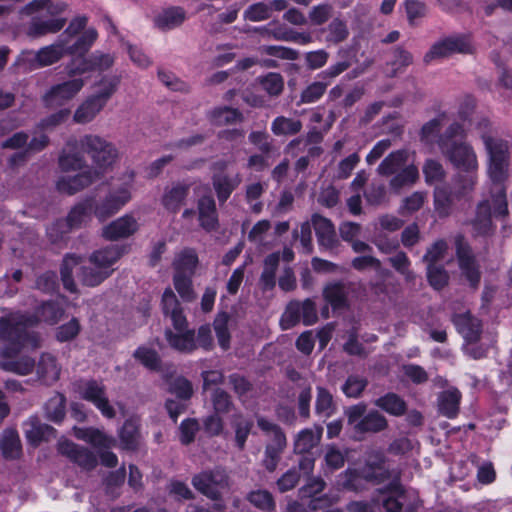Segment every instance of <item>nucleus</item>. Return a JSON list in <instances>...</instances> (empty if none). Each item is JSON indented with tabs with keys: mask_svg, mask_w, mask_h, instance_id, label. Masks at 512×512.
Listing matches in <instances>:
<instances>
[{
	"mask_svg": "<svg viewBox=\"0 0 512 512\" xmlns=\"http://www.w3.org/2000/svg\"><path fill=\"white\" fill-rule=\"evenodd\" d=\"M477 130L488 155L487 173L493 182V188L491 199L479 204L473 227L478 234H486L491 229L492 216L508 215V204L502 182L508 176L510 154L508 142L496 135L489 121H480Z\"/></svg>",
	"mask_w": 512,
	"mask_h": 512,
	"instance_id": "1",
	"label": "nucleus"
},
{
	"mask_svg": "<svg viewBox=\"0 0 512 512\" xmlns=\"http://www.w3.org/2000/svg\"><path fill=\"white\" fill-rule=\"evenodd\" d=\"M73 148L88 155L93 167L88 168L85 159L72 151H65L63 153L59 159L60 167L65 171H77L87 168L96 173L100 178L113 167L119 156L118 150L112 143L94 134L80 137L75 141Z\"/></svg>",
	"mask_w": 512,
	"mask_h": 512,
	"instance_id": "2",
	"label": "nucleus"
},
{
	"mask_svg": "<svg viewBox=\"0 0 512 512\" xmlns=\"http://www.w3.org/2000/svg\"><path fill=\"white\" fill-rule=\"evenodd\" d=\"M0 338L8 342V346L2 351L4 359L0 362V367L21 375L29 374L34 369V360L29 357H20L19 359H15V357L22 349L36 348L39 343L38 336L24 333L9 325L8 320L0 318Z\"/></svg>",
	"mask_w": 512,
	"mask_h": 512,
	"instance_id": "3",
	"label": "nucleus"
},
{
	"mask_svg": "<svg viewBox=\"0 0 512 512\" xmlns=\"http://www.w3.org/2000/svg\"><path fill=\"white\" fill-rule=\"evenodd\" d=\"M86 26V18H76L67 27L60 39L38 51H23L17 58L16 65L24 71H32L57 63L65 54H69L67 44L70 38L80 33Z\"/></svg>",
	"mask_w": 512,
	"mask_h": 512,
	"instance_id": "4",
	"label": "nucleus"
},
{
	"mask_svg": "<svg viewBox=\"0 0 512 512\" xmlns=\"http://www.w3.org/2000/svg\"><path fill=\"white\" fill-rule=\"evenodd\" d=\"M465 129L460 123H452L439 138L438 145L441 152L457 168L475 170L478 167L477 156L474 149L465 142H457L464 136Z\"/></svg>",
	"mask_w": 512,
	"mask_h": 512,
	"instance_id": "5",
	"label": "nucleus"
},
{
	"mask_svg": "<svg viewBox=\"0 0 512 512\" xmlns=\"http://www.w3.org/2000/svg\"><path fill=\"white\" fill-rule=\"evenodd\" d=\"M409 152L407 150H397L391 152L378 166L377 172L382 176L395 174L390 180V187L399 191L405 186L414 185L419 179L418 168L414 164H408Z\"/></svg>",
	"mask_w": 512,
	"mask_h": 512,
	"instance_id": "6",
	"label": "nucleus"
},
{
	"mask_svg": "<svg viewBox=\"0 0 512 512\" xmlns=\"http://www.w3.org/2000/svg\"><path fill=\"white\" fill-rule=\"evenodd\" d=\"M388 478V470L382 452L373 451L368 454L366 465L361 473L347 469L339 475L338 486L352 491L363 489L367 481L381 482Z\"/></svg>",
	"mask_w": 512,
	"mask_h": 512,
	"instance_id": "7",
	"label": "nucleus"
},
{
	"mask_svg": "<svg viewBox=\"0 0 512 512\" xmlns=\"http://www.w3.org/2000/svg\"><path fill=\"white\" fill-rule=\"evenodd\" d=\"M135 174L133 171H126L114 184L107 196L95 207V216L104 221L116 214L132 199Z\"/></svg>",
	"mask_w": 512,
	"mask_h": 512,
	"instance_id": "8",
	"label": "nucleus"
},
{
	"mask_svg": "<svg viewBox=\"0 0 512 512\" xmlns=\"http://www.w3.org/2000/svg\"><path fill=\"white\" fill-rule=\"evenodd\" d=\"M68 79H65L53 86L43 96L47 107L53 108L63 106L72 101L83 89L87 79L83 74H72L69 71V64L66 67Z\"/></svg>",
	"mask_w": 512,
	"mask_h": 512,
	"instance_id": "9",
	"label": "nucleus"
},
{
	"mask_svg": "<svg viewBox=\"0 0 512 512\" xmlns=\"http://www.w3.org/2000/svg\"><path fill=\"white\" fill-rule=\"evenodd\" d=\"M474 50L473 43L467 35H454L435 42L424 55V62L429 64L455 53L469 54Z\"/></svg>",
	"mask_w": 512,
	"mask_h": 512,
	"instance_id": "10",
	"label": "nucleus"
},
{
	"mask_svg": "<svg viewBox=\"0 0 512 512\" xmlns=\"http://www.w3.org/2000/svg\"><path fill=\"white\" fill-rule=\"evenodd\" d=\"M366 406L363 404L354 405L346 410L348 424L353 426L356 433H377L387 427V421L378 411H371L365 414Z\"/></svg>",
	"mask_w": 512,
	"mask_h": 512,
	"instance_id": "11",
	"label": "nucleus"
},
{
	"mask_svg": "<svg viewBox=\"0 0 512 512\" xmlns=\"http://www.w3.org/2000/svg\"><path fill=\"white\" fill-rule=\"evenodd\" d=\"M62 315V311L53 303H45L39 310V315L35 317H26L20 313H11L3 318L9 321V325L18 328L24 333H30L29 328L36 323L44 321L49 324L56 323Z\"/></svg>",
	"mask_w": 512,
	"mask_h": 512,
	"instance_id": "12",
	"label": "nucleus"
},
{
	"mask_svg": "<svg viewBox=\"0 0 512 512\" xmlns=\"http://www.w3.org/2000/svg\"><path fill=\"white\" fill-rule=\"evenodd\" d=\"M114 56L109 53L95 51L89 57L77 56L69 63L72 74H85L91 71H105L114 64Z\"/></svg>",
	"mask_w": 512,
	"mask_h": 512,
	"instance_id": "13",
	"label": "nucleus"
},
{
	"mask_svg": "<svg viewBox=\"0 0 512 512\" xmlns=\"http://www.w3.org/2000/svg\"><path fill=\"white\" fill-rule=\"evenodd\" d=\"M80 396L93 403L107 418L115 416V410L110 405L105 392V387L102 383L94 380L84 381L78 387Z\"/></svg>",
	"mask_w": 512,
	"mask_h": 512,
	"instance_id": "14",
	"label": "nucleus"
},
{
	"mask_svg": "<svg viewBox=\"0 0 512 512\" xmlns=\"http://www.w3.org/2000/svg\"><path fill=\"white\" fill-rule=\"evenodd\" d=\"M192 484L199 492L212 500H218L227 486V477L222 471L202 472L194 476Z\"/></svg>",
	"mask_w": 512,
	"mask_h": 512,
	"instance_id": "15",
	"label": "nucleus"
},
{
	"mask_svg": "<svg viewBox=\"0 0 512 512\" xmlns=\"http://www.w3.org/2000/svg\"><path fill=\"white\" fill-rule=\"evenodd\" d=\"M418 505L417 495L414 492L403 490L398 485L393 486L383 500L386 512H415Z\"/></svg>",
	"mask_w": 512,
	"mask_h": 512,
	"instance_id": "16",
	"label": "nucleus"
},
{
	"mask_svg": "<svg viewBox=\"0 0 512 512\" xmlns=\"http://www.w3.org/2000/svg\"><path fill=\"white\" fill-rule=\"evenodd\" d=\"M58 450L62 455L86 470H91L97 465V458L90 450L79 447L67 439L59 441Z\"/></svg>",
	"mask_w": 512,
	"mask_h": 512,
	"instance_id": "17",
	"label": "nucleus"
},
{
	"mask_svg": "<svg viewBox=\"0 0 512 512\" xmlns=\"http://www.w3.org/2000/svg\"><path fill=\"white\" fill-rule=\"evenodd\" d=\"M138 230V222L131 215H123L102 229V235L107 240H118L133 235Z\"/></svg>",
	"mask_w": 512,
	"mask_h": 512,
	"instance_id": "18",
	"label": "nucleus"
},
{
	"mask_svg": "<svg viewBox=\"0 0 512 512\" xmlns=\"http://www.w3.org/2000/svg\"><path fill=\"white\" fill-rule=\"evenodd\" d=\"M208 192V188H203ZM198 220L200 226L206 231H213L218 226L216 203L210 193L203 194L197 203Z\"/></svg>",
	"mask_w": 512,
	"mask_h": 512,
	"instance_id": "19",
	"label": "nucleus"
},
{
	"mask_svg": "<svg viewBox=\"0 0 512 512\" xmlns=\"http://www.w3.org/2000/svg\"><path fill=\"white\" fill-rule=\"evenodd\" d=\"M99 178L96 173L86 168V170L77 175L61 177L57 182V189L62 193L72 195L90 186Z\"/></svg>",
	"mask_w": 512,
	"mask_h": 512,
	"instance_id": "20",
	"label": "nucleus"
},
{
	"mask_svg": "<svg viewBox=\"0 0 512 512\" xmlns=\"http://www.w3.org/2000/svg\"><path fill=\"white\" fill-rule=\"evenodd\" d=\"M122 250L117 245H111L99 249L90 255L89 262L95 268H100L110 276L113 272L112 266L120 259Z\"/></svg>",
	"mask_w": 512,
	"mask_h": 512,
	"instance_id": "21",
	"label": "nucleus"
},
{
	"mask_svg": "<svg viewBox=\"0 0 512 512\" xmlns=\"http://www.w3.org/2000/svg\"><path fill=\"white\" fill-rule=\"evenodd\" d=\"M74 436L83 440L97 449H109L116 443L112 436H108L102 430L95 428H73Z\"/></svg>",
	"mask_w": 512,
	"mask_h": 512,
	"instance_id": "22",
	"label": "nucleus"
},
{
	"mask_svg": "<svg viewBox=\"0 0 512 512\" xmlns=\"http://www.w3.org/2000/svg\"><path fill=\"white\" fill-rule=\"evenodd\" d=\"M105 105L106 103L93 94L77 107L73 119L79 124L89 123L102 111Z\"/></svg>",
	"mask_w": 512,
	"mask_h": 512,
	"instance_id": "23",
	"label": "nucleus"
},
{
	"mask_svg": "<svg viewBox=\"0 0 512 512\" xmlns=\"http://www.w3.org/2000/svg\"><path fill=\"white\" fill-rule=\"evenodd\" d=\"M23 428L27 440L33 445L55 437V430L51 426L41 423L36 417H30L23 424Z\"/></svg>",
	"mask_w": 512,
	"mask_h": 512,
	"instance_id": "24",
	"label": "nucleus"
},
{
	"mask_svg": "<svg viewBox=\"0 0 512 512\" xmlns=\"http://www.w3.org/2000/svg\"><path fill=\"white\" fill-rule=\"evenodd\" d=\"M454 323L467 343H475L479 340L481 323L469 313L456 315L454 317Z\"/></svg>",
	"mask_w": 512,
	"mask_h": 512,
	"instance_id": "25",
	"label": "nucleus"
},
{
	"mask_svg": "<svg viewBox=\"0 0 512 512\" xmlns=\"http://www.w3.org/2000/svg\"><path fill=\"white\" fill-rule=\"evenodd\" d=\"M323 428L314 426L301 430L294 440V451L296 453H307L316 447L322 438Z\"/></svg>",
	"mask_w": 512,
	"mask_h": 512,
	"instance_id": "26",
	"label": "nucleus"
},
{
	"mask_svg": "<svg viewBox=\"0 0 512 512\" xmlns=\"http://www.w3.org/2000/svg\"><path fill=\"white\" fill-rule=\"evenodd\" d=\"M457 255L459 266L463 274L467 277L472 285H476L480 279L478 268L475 265L469 248L465 246L460 239L457 240Z\"/></svg>",
	"mask_w": 512,
	"mask_h": 512,
	"instance_id": "27",
	"label": "nucleus"
},
{
	"mask_svg": "<svg viewBox=\"0 0 512 512\" xmlns=\"http://www.w3.org/2000/svg\"><path fill=\"white\" fill-rule=\"evenodd\" d=\"M163 311L166 315H170L175 329L181 330L186 326V319L179 307L176 295L171 289H166L162 296Z\"/></svg>",
	"mask_w": 512,
	"mask_h": 512,
	"instance_id": "28",
	"label": "nucleus"
},
{
	"mask_svg": "<svg viewBox=\"0 0 512 512\" xmlns=\"http://www.w3.org/2000/svg\"><path fill=\"white\" fill-rule=\"evenodd\" d=\"M61 368L58 365L55 357L51 354H42L38 365V377L46 384L54 383L59 379Z\"/></svg>",
	"mask_w": 512,
	"mask_h": 512,
	"instance_id": "29",
	"label": "nucleus"
},
{
	"mask_svg": "<svg viewBox=\"0 0 512 512\" xmlns=\"http://www.w3.org/2000/svg\"><path fill=\"white\" fill-rule=\"evenodd\" d=\"M176 330V333L171 331L166 332L169 345L180 352H192L196 348L193 331H184L185 326L181 330Z\"/></svg>",
	"mask_w": 512,
	"mask_h": 512,
	"instance_id": "30",
	"label": "nucleus"
},
{
	"mask_svg": "<svg viewBox=\"0 0 512 512\" xmlns=\"http://www.w3.org/2000/svg\"><path fill=\"white\" fill-rule=\"evenodd\" d=\"M240 182L241 179L238 176L230 178L224 173H215L212 183L219 202H225Z\"/></svg>",
	"mask_w": 512,
	"mask_h": 512,
	"instance_id": "31",
	"label": "nucleus"
},
{
	"mask_svg": "<svg viewBox=\"0 0 512 512\" xmlns=\"http://www.w3.org/2000/svg\"><path fill=\"white\" fill-rule=\"evenodd\" d=\"M94 201L89 199L76 205L69 213L67 222L70 228H78L86 224L92 213H95Z\"/></svg>",
	"mask_w": 512,
	"mask_h": 512,
	"instance_id": "32",
	"label": "nucleus"
},
{
	"mask_svg": "<svg viewBox=\"0 0 512 512\" xmlns=\"http://www.w3.org/2000/svg\"><path fill=\"white\" fill-rule=\"evenodd\" d=\"M209 120L215 126H227L241 122L243 115L234 108L217 107L209 112Z\"/></svg>",
	"mask_w": 512,
	"mask_h": 512,
	"instance_id": "33",
	"label": "nucleus"
},
{
	"mask_svg": "<svg viewBox=\"0 0 512 512\" xmlns=\"http://www.w3.org/2000/svg\"><path fill=\"white\" fill-rule=\"evenodd\" d=\"M312 223L320 245L332 248L335 242V231L332 223L318 215L313 216Z\"/></svg>",
	"mask_w": 512,
	"mask_h": 512,
	"instance_id": "34",
	"label": "nucleus"
},
{
	"mask_svg": "<svg viewBox=\"0 0 512 512\" xmlns=\"http://www.w3.org/2000/svg\"><path fill=\"white\" fill-rule=\"evenodd\" d=\"M348 289L342 283H330L323 290L325 300L333 307L340 309L347 305Z\"/></svg>",
	"mask_w": 512,
	"mask_h": 512,
	"instance_id": "35",
	"label": "nucleus"
},
{
	"mask_svg": "<svg viewBox=\"0 0 512 512\" xmlns=\"http://www.w3.org/2000/svg\"><path fill=\"white\" fill-rule=\"evenodd\" d=\"M65 25V20L61 18H52L41 20L34 18L29 26L28 34L33 37L42 36L48 33H56Z\"/></svg>",
	"mask_w": 512,
	"mask_h": 512,
	"instance_id": "36",
	"label": "nucleus"
},
{
	"mask_svg": "<svg viewBox=\"0 0 512 512\" xmlns=\"http://www.w3.org/2000/svg\"><path fill=\"white\" fill-rule=\"evenodd\" d=\"M302 126L298 119L278 116L271 123V131L276 136H292L299 133Z\"/></svg>",
	"mask_w": 512,
	"mask_h": 512,
	"instance_id": "37",
	"label": "nucleus"
},
{
	"mask_svg": "<svg viewBox=\"0 0 512 512\" xmlns=\"http://www.w3.org/2000/svg\"><path fill=\"white\" fill-rule=\"evenodd\" d=\"M198 263V258L194 250L185 249L175 258L173 266L175 274L192 275Z\"/></svg>",
	"mask_w": 512,
	"mask_h": 512,
	"instance_id": "38",
	"label": "nucleus"
},
{
	"mask_svg": "<svg viewBox=\"0 0 512 512\" xmlns=\"http://www.w3.org/2000/svg\"><path fill=\"white\" fill-rule=\"evenodd\" d=\"M0 448L5 458L15 459L21 454V443L15 430H5L0 442Z\"/></svg>",
	"mask_w": 512,
	"mask_h": 512,
	"instance_id": "39",
	"label": "nucleus"
},
{
	"mask_svg": "<svg viewBox=\"0 0 512 512\" xmlns=\"http://www.w3.org/2000/svg\"><path fill=\"white\" fill-rule=\"evenodd\" d=\"M279 259L278 253H272L264 260V269L260 277V284L264 290H270L275 286V274Z\"/></svg>",
	"mask_w": 512,
	"mask_h": 512,
	"instance_id": "40",
	"label": "nucleus"
},
{
	"mask_svg": "<svg viewBox=\"0 0 512 512\" xmlns=\"http://www.w3.org/2000/svg\"><path fill=\"white\" fill-rule=\"evenodd\" d=\"M438 401L441 413L449 418H452L458 412L460 393L456 389L444 391L439 396Z\"/></svg>",
	"mask_w": 512,
	"mask_h": 512,
	"instance_id": "41",
	"label": "nucleus"
},
{
	"mask_svg": "<svg viewBox=\"0 0 512 512\" xmlns=\"http://www.w3.org/2000/svg\"><path fill=\"white\" fill-rule=\"evenodd\" d=\"M59 11L60 9L54 5L52 0H32L21 8L20 13L25 16H33L38 13L53 16Z\"/></svg>",
	"mask_w": 512,
	"mask_h": 512,
	"instance_id": "42",
	"label": "nucleus"
},
{
	"mask_svg": "<svg viewBox=\"0 0 512 512\" xmlns=\"http://www.w3.org/2000/svg\"><path fill=\"white\" fill-rule=\"evenodd\" d=\"M185 20V12L181 8H169L164 10L156 18V24L162 29H173Z\"/></svg>",
	"mask_w": 512,
	"mask_h": 512,
	"instance_id": "43",
	"label": "nucleus"
},
{
	"mask_svg": "<svg viewBox=\"0 0 512 512\" xmlns=\"http://www.w3.org/2000/svg\"><path fill=\"white\" fill-rule=\"evenodd\" d=\"M434 210L440 217H447L452 211V198L446 187H436L434 190Z\"/></svg>",
	"mask_w": 512,
	"mask_h": 512,
	"instance_id": "44",
	"label": "nucleus"
},
{
	"mask_svg": "<svg viewBox=\"0 0 512 512\" xmlns=\"http://www.w3.org/2000/svg\"><path fill=\"white\" fill-rule=\"evenodd\" d=\"M375 405L394 416H400L406 410L405 402L393 393L380 397L376 400Z\"/></svg>",
	"mask_w": 512,
	"mask_h": 512,
	"instance_id": "45",
	"label": "nucleus"
},
{
	"mask_svg": "<svg viewBox=\"0 0 512 512\" xmlns=\"http://www.w3.org/2000/svg\"><path fill=\"white\" fill-rule=\"evenodd\" d=\"M232 426L235 430V442L240 450L245 447L246 440L250 434L253 423L251 420L244 418L240 414L233 416Z\"/></svg>",
	"mask_w": 512,
	"mask_h": 512,
	"instance_id": "46",
	"label": "nucleus"
},
{
	"mask_svg": "<svg viewBox=\"0 0 512 512\" xmlns=\"http://www.w3.org/2000/svg\"><path fill=\"white\" fill-rule=\"evenodd\" d=\"M188 193V188L184 185H175L171 189H169L164 197L163 204L164 206L171 211H177L180 206L183 204Z\"/></svg>",
	"mask_w": 512,
	"mask_h": 512,
	"instance_id": "47",
	"label": "nucleus"
},
{
	"mask_svg": "<svg viewBox=\"0 0 512 512\" xmlns=\"http://www.w3.org/2000/svg\"><path fill=\"white\" fill-rule=\"evenodd\" d=\"M78 277L84 285L95 287L101 284L109 276L104 270L95 268L92 264L89 263V266H83L80 268Z\"/></svg>",
	"mask_w": 512,
	"mask_h": 512,
	"instance_id": "48",
	"label": "nucleus"
},
{
	"mask_svg": "<svg viewBox=\"0 0 512 512\" xmlns=\"http://www.w3.org/2000/svg\"><path fill=\"white\" fill-rule=\"evenodd\" d=\"M427 201V192L415 191L402 200L399 211L401 214H413L419 211Z\"/></svg>",
	"mask_w": 512,
	"mask_h": 512,
	"instance_id": "49",
	"label": "nucleus"
},
{
	"mask_svg": "<svg viewBox=\"0 0 512 512\" xmlns=\"http://www.w3.org/2000/svg\"><path fill=\"white\" fill-rule=\"evenodd\" d=\"M45 412L50 420L54 422L61 421L65 416L64 396L59 393L52 396L45 405Z\"/></svg>",
	"mask_w": 512,
	"mask_h": 512,
	"instance_id": "50",
	"label": "nucleus"
},
{
	"mask_svg": "<svg viewBox=\"0 0 512 512\" xmlns=\"http://www.w3.org/2000/svg\"><path fill=\"white\" fill-rule=\"evenodd\" d=\"M326 40L333 44H338L347 39L349 31L345 21L335 18L327 26Z\"/></svg>",
	"mask_w": 512,
	"mask_h": 512,
	"instance_id": "51",
	"label": "nucleus"
},
{
	"mask_svg": "<svg viewBox=\"0 0 512 512\" xmlns=\"http://www.w3.org/2000/svg\"><path fill=\"white\" fill-rule=\"evenodd\" d=\"M389 263L406 281H413L415 279V274L410 269L411 262L404 252L400 251L391 256Z\"/></svg>",
	"mask_w": 512,
	"mask_h": 512,
	"instance_id": "52",
	"label": "nucleus"
},
{
	"mask_svg": "<svg viewBox=\"0 0 512 512\" xmlns=\"http://www.w3.org/2000/svg\"><path fill=\"white\" fill-rule=\"evenodd\" d=\"M97 37H98V34L95 29L89 28V29L85 30L74 44H72V45H69V43L67 44V50H68L69 54H77V53L86 52L92 46V44L95 42Z\"/></svg>",
	"mask_w": 512,
	"mask_h": 512,
	"instance_id": "53",
	"label": "nucleus"
},
{
	"mask_svg": "<svg viewBox=\"0 0 512 512\" xmlns=\"http://www.w3.org/2000/svg\"><path fill=\"white\" fill-rule=\"evenodd\" d=\"M422 170L425 177V182L428 185L441 182L445 177V171L442 164L433 159L426 160Z\"/></svg>",
	"mask_w": 512,
	"mask_h": 512,
	"instance_id": "54",
	"label": "nucleus"
},
{
	"mask_svg": "<svg viewBox=\"0 0 512 512\" xmlns=\"http://www.w3.org/2000/svg\"><path fill=\"white\" fill-rule=\"evenodd\" d=\"M119 82L120 79L117 76L102 78L97 84V90L95 91L94 95L104 103H107L111 96L115 93Z\"/></svg>",
	"mask_w": 512,
	"mask_h": 512,
	"instance_id": "55",
	"label": "nucleus"
},
{
	"mask_svg": "<svg viewBox=\"0 0 512 512\" xmlns=\"http://www.w3.org/2000/svg\"><path fill=\"white\" fill-rule=\"evenodd\" d=\"M228 322L229 316L226 313L219 314L214 320V330L218 343L223 349H228L230 345Z\"/></svg>",
	"mask_w": 512,
	"mask_h": 512,
	"instance_id": "56",
	"label": "nucleus"
},
{
	"mask_svg": "<svg viewBox=\"0 0 512 512\" xmlns=\"http://www.w3.org/2000/svg\"><path fill=\"white\" fill-rule=\"evenodd\" d=\"M133 355L136 360L150 370H157L160 366L157 352L149 347L141 346L135 350Z\"/></svg>",
	"mask_w": 512,
	"mask_h": 512,
	"instance_id": "57",
	"label": "nucleus"
},
{
	"mask_svg": "<svg viewBox=\"0 0 512 512\" xmlns=\"http://www.w3.org/2000/svg\"><path fill=\"white\" fill-rule=\"evenodd\" d=\"M316 413L323 418H328L334 413L332 395L321 387L318 388L317 393Z\"/></svg>",
	"mask_w": 512,
	"mask_h": 512,
	"instance_id": "58",
	"label": "nucleus"
},
{
	"mask_svg": "<svg viewBox=\"0 0 512 512\" xmlns=\"http://www.w3.org/2000/svg\"><path fill=\"white\" fill-rule=\"evenodd\" d=\"M333 13V7L328 3H321L309 10L308 18L312 25L320 26L326 23Z\"/></svg>",
	"mask_w": 512,
	"mask_h": 512,
	"instance_id": "59",
	"label": "nucleus"
},
{
	"mask_svg": "<svg viewBox=\"0 0 512 512\" xmlns=\"http://www.w3.org/2000/svg\"><path fill=\"white\" fill-rule=\"evenodd\" d=\"M273 36L276 40L281 41H290L300 45H307L312 43L313 37L309 32H297L294 30H286V31H275L273 32Z\"/></svg>",
	"mask_w": 512,
	"mask_h": 512,
	"instance_id": "60",
	"label": "nucleus"
},
{
	"mask_svg": "<svg viewBox=\"0 0 512 512\" xmlns=\"http://www.w3.org/2000/svg\"><path fill=\"white\" fill-rule=\"evenodd\" d=\"M79 258L76 256H68L64 259L61 268V276L64 287L70 292L76 291V285L72 279L73 269L78 265Z\"/></svg>",
	"mask_w": 512,
	"mask_h": 512,
	"instance_id": "61",
	"label": "nucleus"
},
{
	"mask_svg": "<svg viewBox=\"0 0 512 512\" xmlns=\"http://www.w3.org/2000/svg\"><path fill=\"white\" fill-rule=\"evenodd\" d=\"M271 7L268 3L258 2L250 5L244 12V18L252 22H259L270 18Z\"/></svg>",
	"mask_w": 512,
	"mask_h": 512,
	"instance_id": "62",
	"label": "nucleus"
},
{
	"mask_svg": "<svg viewBox=\"0 0 512 512\" xmlns=\"http://www.w3.org/2000/svg\"><path fill=\"white\" fill-rule=\"evenodd\" d=\"M301 319L300 315V306L298 301H292L288 304L286 310L284 311L280 325L282 329L287 330L295 326Z\"/></svg>",
	"mask_w": 512,
	"mask_h": 512,
	"instance_id": "63",
	"label": "nucleus"
},
{
	"mask_svg": "<svg viewBox=\"0 0 512 512\" xmlns=\"http://www.w3.org/2000/svg\"><path fill=\"white\" fill-rule=\"evenodd\" d=\"M404 7L410 25H415L419 19L426 15V5L419 0H405Z\"/></svg>",
	"mask_w": 512,
	"mask_h": 512,
	"instance_id": "64",
	"label": "nucleus"
}]
</instances>
